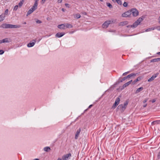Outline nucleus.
I'll return each instance as SVG.
<instances>
[{"instance_id": "6e6d98bb", "label": "nucleus", "mask_w": 160, "mask_h": 160, "mask_svg": "<svg viewBox=\"0 0 160 160\" xmlns=\"http://www.w3.org/2000/svg\"><path fill=\"white\" fill-rule=\"evenodd\" d=\"M157 54L158 55H160V52H159L157 53Z\"/></svg>"}, {"instance_id": "473e14b6", "label": "nucleus", "mask_w": 160, "mask_h": 160, "mask_svg": "<svg viewBox=\"0 0 160 160\" xmlns=\"http://www.w3.org/2000/svg\"><path fill=\"white\" fill-rule=\"evenodd\" d=\"M127 78L126 77H123V78H122L121 80L120 81V82H122L123 81H124V80H125L126 79H127Z\"/></svg>"}, {"instance_id": "f3484780", "label": "nucleus", "mask_w": 160, "mask_h": 160, "mask_svg": "<svg viewBox=\"0 0 160 160\" xmlns=\"http://www.w3.org/2000/svg\"><path fill=\"white\" fill-rule=\"evenodd\" d=\"M160 61V58H154L151 60V62H155Z\"/></svg>"}, {"instance_id": "2f4dec72", "label": "nucleus", "mask_w": 160, "mask_h": 160, "mask_svg": "<svg viewBox=\"0 0 160 160\" xmlns=\"http://www.w3.org/2000/svg\"><path fill=\"white\" fill-rule=\"evenodd\" d=\"M76 18L77 19L80 18L81 17V15L79 14H77L76 15Z\"/></svg>"}, {"instance_id": "7c9ffc66", "label": "nucleus", "mask_w": 160, "mask_h": 160, "mask_svg": "<svg viewBox=\"0 0 160 160\" xmlns=\"http://www.w3.org/2000/svg\"><path fill=\"white\" fill-rule=\"evenodd\" d=\"M39 0H35V3H34V6H35L36 7H37V6H38V1Z\"/></svg>"}, {"instance_id": "ddd939ff", "label": "nucleus", "mask_w": 160, "mask_h": 160, "mask_svg": "<svg viewBox=\"0 0 160 160\" xmlns=\"http://www.w3.org/2000/svg\"><path fill=\"white\" fill-rule=\"evenodd\" d=\"M65 34L64 32H58L55 35L56 37L60 38L63 36Z\"/></svg>"}, {"instance_id": "052dcab7", "label": "nucleus", "mask_w": 160, "mask_h": 160, "mask_svg": "<svg viewBox=\"0 0 160 160\" xmlns=\"http://www.w3.org/2000/svg\"><path fill=\"white\" fill-rule=\"evenodd\" d=\"M23 24H26V22H24V23H23Z\"/></svg>"}, {"instance_id": "20e7f679", "label": "nucleus", "mask_w": 160, "mask_h": 160, "mask_svg": "<svg viewBox=\"0 0 160 160\" xmlns=\"http://www.w3.org/2000/svg\"><path fill=\"white\" fill-rule=\"evenodd\" d=\"M8 28H20V25H12L11 24H7Z\"/></svg>"}, {"instance_id": "680f3d73", "label": "nucleus", "mask_w": 160, "mask_h": 160, "mask_svg": "<svg viewBox=\"0 0 160 160\" xmlns=\"http://www.w3.org/2000/svg\"><path fill=\"white\" fill-rule=\"evenodd\" d=\"M101 2H102L103 1V0H100Z\"/></svg>"}, {"instance_id": "13d9d810", "label": "nucleus", "mask_w": 160, "mask_h": 160, "mask_svg": "<svg viewBox=\"0 0 160 160\" xmlns=\"http://www.w3.org/2000/svg\"><path fill=\"white\" fill-rule=\"evenodd\" d=\"M158 19H159V23H160V16H159Z\"/></svg>"}, {"instance_id": "c756f323", "label": "nucleus", "mask_w": 160, "mask_h": 160, "mask_svg": "<svg viewBox=\"0 0 160 160\" xmlns=\"http://www.w3.org/2000/svg\"><path fill=\"white\" fill-rule=\"evenodd\" d=\"M116 2L118 4L120 5L122 4V2L121 0H115Z\"/></svg>"}, {"instance_id": "6e6552de", "label": "nucleus", "mask_w": 160, "mask_h": 160, "mask_svg": "<svg viewBox=\"0 0 160 160\" xmlns=\"http://www.w3.org/2000/svg\"><path fill=\"white\" fill-rule=\"evenodd\" d=\"M126 108L123 104H120L117 107V109L118 110H120L122 112H123L125 110Z\"/></svg>"}, {"instance_id": "f257e3e1", "label": "nucleus", "mask_w": 160, "mask_h": 160, "mask_svg": "<svg viewBox=\"0 0 160 160\" xmlns=\"http://www.w3.org/2000/svg\"><path fill=\"white\" fill-rule=\"evenodd\" d=\"M131 14H132L133 16L136 17L138 14V10L136 8H133L130 10Z\"/></svg>"}, {"instance_id": "c03bdc74", "label": "nucleus", "mask_w": 160, "mask_h": 160, "mask_svg": "<svg viewBox=\"0 0 160 160\" xmlns=\"http://www.w3.org/2000/svg\"><path fill=\"white\" fill-rule=\"evenodd\" d=\"M155 29H157L158 30L160 31V27H158L155 28Z\"/></svg>"}, {"instance_id": "1a4fd4ad", "label": "nucleus", "mask_w": 160, "mask_h": 160, "mask_svg": "<svg viewBox=\"0 0 160 160\" xmlns=\"http://www.w3.org/2000/svg\"><path fill=\"white\" fill-rule=\"evenodd\" d=\"M158 73H157L153 75L151 78L148 80V82H150L153 81L158 76Z\"/></svg>"}, {"instance_id": "4d7b16f0", "label": "nucleus", "mask_w": 160, "mask_h": 160, "mask_svg": "<svg viewBox=\"0 0 160 160\" xmlns=\"http://www.w3.org/2000/svg\"><path fill=\"white\" fill-rule=\"evenodd\" d=\"M62 160V159H61V158H59L58 159V160Z\"/></svg>"}, {"instance_id": "a878e982", "label": "nucleus", "mask_w": 160, "mask_h": 160, "mask_svg": "<svg viewBox=\"0 0 160 160\" xmlns=\"http://www.w3.org/2000/svg\"><path fill=\"white\" fill-rule=\"evenodd\" d=\"M160 123V121H156L152 122V124H156Z\"/></svg>"}, {"instance_id": "423d86ee", "label": "nucleus", "mask_w": 160, "mask_h": 160, "mask_svg": "<svg viewBox=\"0 0 160 160\" xmlns=\"http://www.w3.org/2000/svg\"><path fill=\"white\" fill-rule=\"evenodd\" d=\"M120 101V98L119 97L117 98L114 103L112 106V108H115L119 104Z\"/></svg>"}, {"instance_id": "a19ab883", "label": "nucleus", "mask_w": 160, "mask_h": 160, "mask_svg": "<svg viewBox=\"0 0 160 160\" xmlns=\"http://www.w3.org/2000/svg\"><path fill=\"white\" fill-rule=\"evenodd\" d=\"M31 8H32L33 10V11H34L37 8V7L33 5V6Z\"/></svg>"}, {"instance_id": "3c124183", "label": "nucleus", "mask_w": 160, "mask_h": 160, "mask_svg": "<svg viewBox=\"0 0 160 160\" xmlns=\"http://www.w3.org/2000/svg\"><path fill=\"white\" fill-rule=\"evenodd\" d=\"M132 82V80H131L129 81V82H129V83L130 84Z\"/></svg>"}, {"instance_id": "412c9836", "label": "nucleus", "mask_w": 160, "mask_h": 160, "mask_svg": "<svg viewBox=\"0 0 160 160\" xmlns=\"http://www.w3.org/2000/svg\"><path fill=\"white\" fill-rule=\"evenodd\" d=\"M143 89V88L142 87H140L138 88L136 91V93H138L140 92V91L142 90Z\"/></svg>"}, {"instance_id": "bb28decb", "label": "nucleus", "mask_w": 160, "mask_h": 160, "mask_svg": "<svg viewBox=\"0 0 160 160\" xmlns=\"http://www.w3.org/2000/svg\"><path fill=\"white\" fill-rule=\"evenodd\" d=\"M23 2H24V1H23V0H22V1H21L19 2V3H18V6L19 7H21L22 6V4H23Z\"/></svg>"}, {"instance_id": "aec40b11", "label": "nucleus", "mask_w": 160, "mask_h": 160, "mask_svg": "<svg viewBox=\"0 0 160 160\" xmlns=\"http://www.w3.org/2000/svg\"><path fill=\"white\" fill-rule=\"evenodd\" d=\"M65 26L63 24L59 25L58 26V27L60 29H64Z\"/></svg>"}, {"instance_id": "f8f14e48", "label": "nucleus", "mask_w": 160, "mask_h": 160, "mask_svg": "<svg viewBox=\"0 0 160 160\" xmlns=\"http://www.w3.org/2000/svg\"><path fill=\"white\" fill-rule=\"evenodd\" d=\"M33 41L34 42H30L29 43H28L27 45V46L28 47H33L35 44V43L36 42V40H33Z\"/></svg>"}, {"instance_id": "8fccbe9b", "label": "nucleus", "mask_w": 160, "mask_h": 160, "mask_svg": "<svg viewBox=\"0 0 160 160\" xmlns=\"http://www.w3.org/2000/svg\"><path fill=\"white\" fill-rule=\"evenodd\" d=\"M65 6L66 7H69V4H68V3H65Z\"/></svg>"}, {"instance_id": "dca6fc26", "label": "nucleus", "mask_w": 160, "mask_h": 160, "mask_svg": "<svg viewBox=\"0 0 160 160\" xmlns=\"http://www.w3.org/2000/svg\"><path fill=\"white\" fill-rule=\"evenodd\" d=\"M5 16L4 14H2L0 15V22L2 21L5 18Z\"/></svg>"}, {"instance_id": "37998d69", "label": "nucleus", "mask_w": 160, "mask_h": 160, "mask_svg": "<svg viewBox=\"0 0 160 160\" xmlns=\"http://www.w3.org/2000/svg\"><path fill=\"white\" fill-rule=\"evenodd\" d=\"M128 73H129V72H124V73L122 75L123 76H125V75H126V74H127Z\"/></svg>"}, {"instance_id": "b1692460", "label": "nucleus", "mask_w": 160, "mask_h": 160, "mask_svg": "<svg viewBox=\"0 0 160 160\" xmlns=\"http://www.w3.org/2000/svg\"><path fill=\"white\" fill-rule=\"evenodd\" d=\"M155 29V28L152 27L151 28H149L146 29L145 30V31L146 32L150 31H151V30H154Z\"/></svg>"}, {"instance_id": "603ef678", "label": "nucleus", "mask_w": 160, "mask_h": 160, "mask_svg": "<svg viewBox=\"0 0 160 160\" xmlns=\"http://www.w3.org/2000/svg\"><path fill=\"white\" fill-rule=\"evenodd\" d=\"M147 106V104H145L144 105H143V107L144 108H145V107H146Z\"/></svg>"}, {"instance_id": "6ab92c4d", "label": "nucleus", "mask_w": 160, "mask_h": 160, "mask_svg": "<svg viewBox=\"0 0 160 160\" xmlns=\"http://www.w3.org/2000/svg\"><path fill=\"white\" fill-rule=\"evenodd\" d=\"M128 23V22L127 21H124L120 23V25L124 26L127 24Z\"/></svg>"}, {"instance_id": "58836bf2", "label": "nucleus", "mask_w": 160, "mask_h": 160, "mask_svg": "<svg viewBox=\"0 0 160 160\" xmlns=\"http://www.w3.org/2000/svg\"><path fill=\"white\" fill-rule=\"evenodd\" d=\"M8 9H7L6 10H5V13L4 14L5 15V14L7 15L8 13Z\"/></svg>"}, {"instance_id": "c9c22d12", "label": "nucleus", "mask_w": 160, "mask_h": 160, "mask_svg": "<svg viewBox=\"0 0 160 160\" xmlns=\"http://www.w3.org/2000/svg\"><path fill=\"white\" fill-rule=\"evenodd\" d=\"M133 24L132 25H128L127 26V28L132 27V28H135L136 27H133Z\"/></svg>"}, {"instance_id": "4be33fe9", "label": "nucleus", "mask_w": 160, "mask_h": 160, "mask_svg": "<svg viewBox=\"0 0 160 160\" xmlns=\"http://www.w3.org/2000/svg\"><path fill=\"white\" fill-rule=\"evenodd\" d=\"M136 74H134V73H132L131 74H130L128 75L126 77L127 78H130L132 77L133 76H136Z\"/></svg>"}, {"instance_id": "f704fd0d", "label": "nucleus", "mask_w": 160, "mask_h": 160, "mask_svg": "<svg viewBox=\"0 0 160 160\" xmlns=\"http://www.w3.org/2000/svg\"><path fill=\"white\" fill-rule=\"evenodd\" d=\"M128 3L126 2H124L123 4V6L124 7H127L128 6Z\"/></svg>"}, {"instance_id": "cd10ccee", "label": "nucleus", "mask_w": 160, "mask_h": 160, "mask_svg": "<svg viewBox=\"0 0 160 160\" xmlns=\"http://www.w3.org/2000/svg\"><path fill=\"white\" fill-rule=\"evenodd\" d=\"M129 84H130L128 82H127L126 83H125L123 85V86H122L123 88H125L128 86Z\"/></svg>"}, {"instance_id": "49530a36", "label": "nucleus", "mask_w": 160, "mask_h": 160, "mask_svg": "<svg viewBox=\"0 0 160 160\" xmlns=\"http://www.w3.org/2000/svg\"><path fill=\"white\" fill-rule=\"evenodd\" d=\"M156 101V99H154L152 100V103H153L155 102Z\"/></svg>"}, {"instance_id": "09e8293b", "label": "nucleus", "mask_w": 160, "mask_h": 160, "mask_svg": "<svg viewBox=\"0 0 160 160\" xmlns=\"http://www.w3.org/2000/svg\"><path fill=\"white\" fill-rule=\"evenodd\" d=\"M62 0H58V3H60L62 2Z\"/></svg>"}, {"instance_id": "4468645a", "label": "nucleus", "mask_w": 160, "mask_h": 160, "mask_svg": "<svg viewBox=\"0 0 160 160\" xmlns=\"http://www.w3.org/2000/svg\"><path fill=\"white\" fill-rule=\"evenodd\" d=\"M141 77H138L137 78V79H136L135 80H134L132 82V85H134L135 84H136V83H137V82L138 81H140L141 79Z\"/></svg>"}, {"instance_id": "a18cd8bd", "label": "nucleus", "mask_w": 160, "mask_h": 160, "mask_svg": "<svg viewBox=\"0 0 160 160\" xmlns=\"http://www.w3.org/2000/svg\"><path fill=\"white\" fill-rule=\"evenodd\" d=\"M147 100H148V99H145V100H144L143 101V103H145L147 101Z\"/></svg>"}, {"instance_id": "0e129e2a", "label": "nucleus", "mask_w": 160, "mask_h": 160, "mask_svg": "<svg viewBox=\"0 0 160 160\" xmlns=\"http://www.w3.org/2000/svg\"><path fill=\"white\" fill-rule=\"evenodd\" d=\"M159 72H160V70H159Z\"/></svg>"}, {"instance_id": "4c0bfd02", "label": "nucleus", "mask_w": 160, "mask_h": 160, "mask_svg": "<svg viewBox=\"0 0 160 160\" xmlns=\"http://www.w3.org/2000/svg\"><path fill=\"white\" fill-rule=\"evenodd\" d=\"M128 102L127 101L126 102H124L123 106H125V108L127 107V105L128 104Z\"/></svg>"}, {"instance_id": "f03ea898", "label": "nucleus", "mask_w": 160, "mask_h": 160, "mask_svg": "<svg viewBox=\"0 0 160 160\" xmlns=\"http://www.w3.org/2000/svg\"><path fill=\"white\" fill-rule=\"evenodd\" d=\"M142 17L139 18L133 23V27H137L143 20Z\"/></svg>"}, {"instance_id": "ea45409f", "label": "nucleus", "mask_w": 160, "mask_h": 160, "mask_svg": "<svg viewBox=\"0 0 160 160\" xmlns=\"http://www.w3.org/2000/svg\"><path fill=\"white\" fill-rule=\"evenodd\" d=\"M4 51L3 50H0V55H2L4 53Z\"/></svg>"}, {"instance_id": "5fc2aeb1", "label": "nucleus", "mask_w": 160, "mask_h": 160, "mask_svg": "<svg viewBox=\"0 0 160 160\" xmlns=\"http://www.w3.org/2000/svg\"><path fill=\"white\" fill-rule=\"evenodd\" d=\"M88 108L87 109H85V110H84V112H86V111L88 110Z\"/></svg>"}, {"instance_id": "c85d7f7f", "label": "nucleus", "mask_w": 160, "mask_h": 160, "mask_svg": "<svg viewBox=\"0 0 160 160\" xmlns=\"http://www.w3.org/2000/svg\"><path fill=\"white\" fill-rule=\"evenodd\" d=\"M106 4L107 6L109 7L110 8H112V5L109 3L107 2Z\"/></svg>"}, {"instance_id": "5701e85b", "label": "nucleus", "mask_w": 160, "mask_h": 160, "mask_svg": "<svg viewBox=\"0 0 160 160\" xmlns=\"http://www.w3.org/2000/svg\"><path fill=\"white\" fill-rule=\"evenodd\" d=\"M65 26L66 27L68 28H72L73 27L72 26L71 24H68V23L66 24Z\"/></svg>"}, {"instance_id": "de8ad7c7", "label": "nucleus", "mask_w": 160, "mask_h": 160, "mask_svg": "<svg viewBox=\"0 0 160 160\" xmlns=\"http://www.w3.org/2000/svg\"><path fill=\"white\" fill-rule=\"evenodd\" d=\"M93 106V105L92 104H91V105H89L88 107V109H89V108H90L92 106Z\"/></svg>"}, {"instance_id": "bf43d9fd", "label": "nucleus", "mask_w": 160, "mask_h": 160, "mask_svg": "<svg viewBox=\"0 0 160 160\" xmlns=\"http://www.w3.org/2000/svg\"><path fill=\"white\" fill-rule=\"evenodd\" d=\"M33 160H39V159L36 158V159H33Z\"/></svg>"}, {"instance_id": "79ce46f5", "label": "nucleus", "mask_w": 160, "mask_h": 160, "mask_svg": "<svg viewBox=\"0 0 160 160\" xmlns=\"http://www.w3.org/2000/svg\"><path fill=\"white\" fill-rule=\"evenodd\" d=\"M46 0H42V1H41V3L42 4H44L46 1Z\"/></svg>"}, {"instance_id": "864d4df0", "label": "nucleus", "mask_w": 160, "mask_h": 160, "mask_svg": "<svg viewBox=\"0 0 160 160\" xmlns=\"http://www.w3.org/2000/svg\"><path fill=\"white\" fill-rule=\"evenodd\" d=\"M62 11H63V12H64V11H65V9H64V8H62Z\"/></svg>"}, {"instance_id": "9b49d317", "label": "nucleus", "mask_w": 160, "mask_h": 160, "mask_svg": "<svg viewBox=\"0 0 160 160\" xmlns=\"http://www.w3.org/2000/svg\"><path fill=\"white\" fill-rule=\"evenodd\" d=\"M81 131V128H79L77 130L76 133L75 134V139H77L78 138Z\"/></svg>"}, {"instance_id": "2eb2a0df", "label": "nucleus", "mask_w": 160, "mask_h": 160, "mask_svg": "<svg viewBox=\"0 0 160 160\" xmlns=\"http://www.w3.org/2000/svg\"><path fill=\"white\" fill-rule=\"evenodd\" d=\"M0 28L3 29L8 28L7 24L3 23L0 26Z\"/></svg>"}, {"instance_id": "0eeeda50", "label": "nucleus", "mask_w": 160, "mask_h": 160, "mask_svg": "<svg viewBox=\"0 0 160 160\" xmlns=\"http://www.w3.org/2000/svg\"><path fill=\"white\" fill-rule=\"evenodd\" d=\"M131 14V12L130 10H129L123 13L122 14V16L123 17H129Z\"/></svg>"}, {"instance_id": "393cba45", "label": "nucleus", "mask_w": 160, "mask_h": 160, "mask_svg": "<svg viewBox=\"0 0 160 160\" xmlns=\"http://www.w3.org/2000/svg\"><path fill=\"white\" fill-rule=\"evenodd\" d=\"M50 150V148L49 147H46L44 148V150L45 151L48 152L49 150Z\"/></svg>"}, {"instance_id": "7ed1b4c3", "label": "nucleus", "mask_w": 160, "mask_h": 160, "mask_svg": "<svg viewBox=\"0 0 160 160\" xmlns=\"http://www.w3.org/2000/svg\"><path fill=\"white\" fill-rule=\"evenodd\" d=\"M113 22V21H111L110 20H108L105 21L102 25V27L103 28H107L109 24L110 23H112Z\"/></svg>"}, {"instance_id": "72a5a7b5", "label": "nucleus", "mask_w": 160, "mask_h": 160, "mask_svg": "<svg viewBox=\"0 0 160 160\" xmlns=\"http://www.w3.org/2000/svg\"><path fill=\"white\" fill-rule=\"evenodd\" d=\"M18 6L17 5L15 6L13 10L16 11L18 8Z\"/></svg>"}, {"instance_id": "a211bd4d", "label": "nucleus", "mask_w": 160, "mask_h": 160, "mask_svg": "<svg viewBox=\"0 0 160 160\" xmlns=\"http://www.w3.org/2000/svg\"><path fill=\"white\" fill-rule=\"evenodd\" d=\"M34 11L32 8H31L30 9L28 12L27 13V16H28L30 14L32 13Z\"/></svg>"}, {"instance_id": "e433bc0d", "label": "nucleus", "mask_w": 160, "mask_h": 160, "mask_svg": "<svg viewBox=\"0 0 160 160\" xmlns=\"http://www.w3.org/2000/svg\"><path fill=\"white\" fill-rule=\"evenodd\" d=\"M36 22L37 23H39V24L41 23L42 22L41 21L39 20H37L36 21Z\"/></svg>"}, {"instance_id": "9d476101", "label": "nucleus", "mask_w": 160, "mask_h": 160, "mask_svg": "<svg viewBox=\"0 0 160 160\" xmlns=\"http://www.w3.org/2000/svg\"><path fill=\"white\" fill-rule=\"evenodd\" d=\"M11 41V40L10 38H5L1 40H0V43L5 42H9Z\"/></svg>"}, {"instance_id": "e2e57ef3", "label": "nucleus", "mask_w": 160, "mask_h": 160, "mask_svg": "<svg viewBox=\"0 0 160 160\" xmlns=\"http://www.w3.org/2000/svg\"><path fill=\"white\" fill-rule=\"evenodd\" d=\"M113 1H114V0H112Z\"/></svg>"}, {"instance_id": "39448f33", "label": "nucleus", "mask_w": 160, "mask_h": 160, "mask_svg": "<svg viewBox=\"0 0 160 160\" xmlns=\"http://www.w3.org/2000/svg\"><path fill=\"white\" fill-rule=\"evenodd\" d=\"M71 156V154L69 153L63 156L62 157V160H68L69 158H70Z\"/></svg>"}]
</instances>
